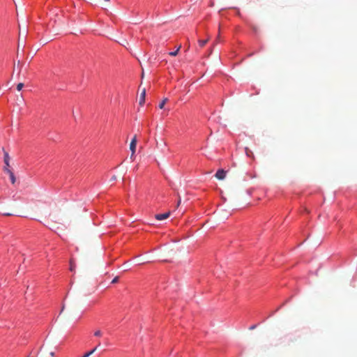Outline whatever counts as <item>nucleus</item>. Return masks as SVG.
<instances>
[{"label": "nucleus", "mask_w": 357, "mask_h": 357, "mask_svg": "<svg viewBox=\"0 0 357 357\" xmlns=\"http://www.w3.org/2000/svg\"><path fill=\"white\" fill-rule=\"evenodd\" d=\"M2 151L3 153V162L5 165L3 167L4 172L8 174L10 178H15L14 173L10 169V162L11 160V158L4 148H2Z\"/></svg>", "instance_id": "f257e3e1"}, {"label": "nucleus", "mask_w": 357, "mask_h": 357, "mask_svg": "<svg viewBox=\"0 0 357 357\" xmlns=\"http://www.w3.org/2000/svg\"><path fill=\"white\" fill-rule=\"evenodd\" d=\"M137 136L135 135L133 138L132 139L130 144V150L132 152L131 158H132L135 155V150H136V146H137Z\"/></svg>", "instance_id": "f03ea898"}, {"label": "nucleus", "mask_w": 357, "mask_h": 357, "mask_svg": "<svg viewBox=\"0 0 357 357\" xmlns=\"http://www.w3.org/2000/svg\"><path fill=\"white\" fill-rule=\"evenodd\" d=\"M227 175V172L222 169H218L216 173L213 175L215 178H225Z\"/></svg>", "instance_id": "7ed1b4c3"}, {"label": "nucleus", "mask_w": 357, "mask_h": 357, "mask_svg": "<svg viewBox=\"0 0 357 357\" xmlns=\"http://www.w3.org/2000/svg\"><path fill=\"white\" fill-rule=\"evenodd\" d=\"M169 215H170V212L169 211V212L165 213L156 214L155 215V218L158 220H163L167 219V218H169Z\"/></svg>", "instance_id": "20e7f679"}, {"label": "nucleus", "mask_w": 357, "mask_h": 357, "mask_svg": "<svg viewBox=\"0 0 357 357\" xmlns=\"http://www.w3.org/2000/svg\"><path fill=\"white\" fill-rule=\"evenodd\" d=\"M146 89L144 88L141 92L139 104L142 106L145 102Z\"/></svg>", "instance_id": "39448f33"}, {"label": "nucleus", "mask_w": 357, "mask_h": 357, "mask_svg": "<svg viewBox=\"0 0 357 357\" xmlns=\"http://www.w3.org/2000/svg\"><path fill=\"white\" fill-rule=\"evenodd\" d=\"M100 345V343L99 342L98 345L94 347L92 350L86 353L82 357H89L91 355H92L98 349V347Z\"/></svg>", "instance_id": "423d86ee"}, {"label": "nucleus", "mask_w": 357, "mask_h": 357, "mask_svg": "<svg viewBox=\"0 0 357 357\" xmlns=\"http://www.w3.org/2000/svg\"><path fill=\"white\" fill-rule=\"evenodd\" d=\"M245 151L248 157L252 158V159L255 158L253 152L249 148L246 147Z\"/></svg>", "instance_id": "0eeeda50"}, {"label": "nucleus", "mask_w": 357, "mask_h": 357, "mask_svg": "<svg viewBox=\"0 0 357 357\" xmlns=\"http://www.w3.org/2000/svg\"><path fill=\"white\" fill-rule=\"evenodd\" d=\"M181 45H179V46L177 47V49H176V51H175V50H173V52H169V55H170V56H176V55L178 54V53L179 50L181 49Z\"/></svg>", "instance_id": "6e6552de"}, {"label": "nucleus", "mask_w": 357, "mask_h": 357, "mask_svg": "<svg viewBox=\"0 0 357 357\" xmlns=\"http://www.w3.org/2000/svg\"><path fill=\"white\" fill-rule=\"evenodd\" d=\"M181 45H179V46L177 47V49H176V51H175V50H173V52H169V55H170V56H176V55L178 54V53L179 50L181 49Z\"/></svg>", "instance_id": "1a4fd4ad"}, {"label": "nucleus", "mask_w": 357, "mask_h": 357, "mask_svg": "<svg viewBox=\"0 0 357 357\" xmlns=\"http://www.w3.org/2000/svg\"><path fill=\"white\" fill-rule=\"evenodd\" d=\"M167 101H168V98H165L161 101V102L159 104V108H160V109H163V108H164L165 105L167 102Z\"/></svg>", "instance_id": "9d476101"}, {"label": "nucleus", "mask_w": 357, "mask_h": 357, "mask_svg": "<svg viewBox=\"0 0 357 357\" xmlns=\"http://www.w3.org/2000/svg\"><path fill=\"white\" fill-rule=\"evenodd\" d=\"M209 38H208L206 40H199L198 41L199 43V45L201 47H204L206 43L208 41Z\"/></svg>", "instance_id": "9b49d317"}, {"label": "nucleus", "mask_w": 357, "mask_h": 357, "mask_svg": "<svg viewBox=\"0 0 357 357\" xmlns=\"http://www.w3.org/2000/svg\"><path fill=\"white\" fill-rule=\"evenodd\" d=\"M75 264L73 260H70V271H74L75 269Z\"/></svg>", "instance_id": "f8f14e48"}, {"label": "nucleus", "mask_w": 357, "mask_h": 357, "mask_svg": "<svg viewBox=\"0 0 357 357\" xmlns=\"http://www.w3.org/2000/svg\"><path fill=\"white\" fill-rule=\"evenodd\" d=\"M94 335L96 337H101L102 335V332L100 331V330H96L95 332H94Z\"/></svg>", "instance_id": "ddd939ff"}, {"label": "nucleus", "mask_w": 357, "mask_h": 357, "mask_svg": "<svg viewBox=\"0 0 357 357\" xmlns=\"http://www.w3.org/2000/svg\"><path fill=\"white\" fill-rule=\"evenodd\" d=\"M24 86V84L23 83H19L17 85V91H21L22 89L23 88Z\"/></svg>", "instance_id": "4468645a"}, {"label": "nucleus", "mask_w": 357, "mask_h": 357, "mask_svg": "<svg viewBox=\"0 0 357 357\" xmlns=\"http://www.w3.org/2000/svg\"><path fill=\"white\" fill-rule=\"evenodd\" d=\"M118 281H119V277H118V276H116V277H115V278L112 280V284H115V283L118 282Z\"/></svg>", "instance_id": "2eb2a0df"}, {"label": "nucleus", "mask_w": 357, "mask_h": 357, "mask_svg": "<svg viewBox=\"0 0 357 357\" xmlns=\"http://www.w3.org/2000/svg\"><path fill=\"white\" fill-rule=\"evenodd\" d=\"M50 355H51L52 356H54V352H53V351L50 352Z\"/></svg>", "instance_id": "dca6fc26"}, {"label": "nucleus", "mask_w": 357, "mask_h": 357, "mask_svg": "<svg viewBox=\"0 0 357 357\" xmlns=\"http://www.w3.org/2000/svg\"><path fill=\"white\" fill-rule=\"evenodd\" d=\"M211 173H212V172H211V171H209V172H206V174H211Z\"/></svg>", "instance_id": "f3484780"}, {"label": "nucleus", "mask_w": 357, "mask_h": 357, "mask_svg": "<svg viewBox=\"0 0 357 357\" xmlns=\"http://www.w3.org/2000/svg\"><path fill=\"white\" fill-rule=\"evenodd\" d=\"M180 204H181V199L178 200V204H177V206H178L180 205Z\"/></svg>", "instance_id": "a211bd4d"}, {"label": "nucleus", "mask_w": 357, "mask_h": 357, "mask_svg": "<svg viewBox=\"0 0 357 357\" xmlns=\"http://www.w3.org/2000/svg\"><path fill=\"white\" fill-rule=\"evenodd\" d=\"M15 181H16V180H15V179L12 180V183H13V184H15Z\"/></svg>", "instance_id": "6ab92c4d"}, {"label": "nucleus", "mask_w": 357, "mask_h": 357, "mask_svg": "<svg viewBox=\"0 0 357 357\" xmlns=\"http://www.w3.org/2000/svg\"><path fill=\"white\" fill-rule=\"evenodd\" d=\"M255 328V326H251V327H250V329H253V328Z\"/></svg>", "instance_id": "aec40b11"}]
</instances>
